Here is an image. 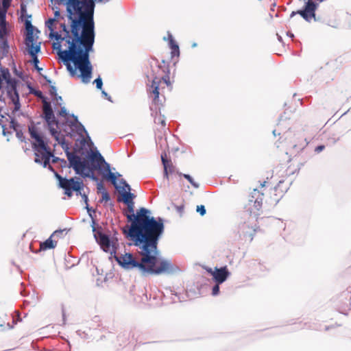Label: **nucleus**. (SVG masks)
Listing matches in <instances>:
<instances>
[{
    "mask_svg": "<svg viewBox=\"0 0 351 351\" xmlns=\"http://www.w3.org/2000/svg\"><path fill=\"white\" fill-rule=\"evenodd\" d=\"M1 128H2V134L4 136H6L7 135L12 134L11 132H9V131L7 130L6 125L5 124H1Z\"/></svg>",
    "mask_w": 351,
    "mask_h": 351,
    "instance_id": "45",
    "label": "nucleus"
},
{
    "mask_svg": "<svg viewBox=\"0 0 351 351\" xmlns=\"http://www.w3.org/2000/svg\"><path fill=\"white\" fill-rule=\"evenodd\" d=\"M5 114H7L10 119V128H12L14 132L17 130H19L21 129V125L19 123V122L16 120V119L14 117V116L12 115H10L8 112H6Z\"/></svg>",
    "mask_w": 351,
    "mask_h": 351,
    "instance_id": "29",
    "label": "nucleus"
},
{
    "mask_svg": "<svg viewBox=\"0 0 351 351\" xmlns=\"http://www.w3.org/2000/svg\"><path fill=\"white\" fill-rule=\"evenodd\" d=\"M94 238L100 248L105 252L110 254V258L113 256L117 264L123 269L128 271H135L141 276H158L161 274L173 275L180 271L178 266L172 263L170 260H159L158 255L152 252L150 260H145V256L138 249L136 254L125 252L121 256L117 255L119 247L118 232L114 231L113 236L105 233L101 226H97L95 229H92Z\"/></svg>",
    "mask_w": 351,
    "mask_h": 351,
    "instance_id": "3",
    "label": "nucleus"
},
{
    "mask_svg": "<svg viewBox=\"0 0 351 351\" xmlns=\"http://www.w3.org/2000/svg\"><path fill=\"white\" fill-rule=\"evenodd\" d=\"M227 266H223L220 268L215 267L213 273V280L216 284L223 283L230 276Z\"/></svg>",
    "mask_w": 351,
    "mask_h": 351,
    "instance_id": "14",
    "label": "nucleus"
},
{
    "mask_svg": "<svg viewBox=\"0 0 351 351\" xmlns=\"http://www.w3.org/2000/svg\"><path fill=\"white\" fill-rule=\"evenodd\" d=\"M136 195L132 193H125V196L118 197L119 202L124 203L129 213H124L129 224L121 228L125 238L141 250L145 260H150L151 253L154 252L159 255L158 244L165 231L164 219L152 216L149 209L141 207L134 213Z\"/></svg>",
    "mask_w": 351,
    "mask_h": 351,
    "instance_id": "2",
    "label": "nucleus"
},
{
    "mask_svg": "<svg viewBox=\"0 0 351 351\" xmlns=\"http://www.w3.org/2000/svg\"><path fill=\"white\" fill-rule=\"evenodd\" d=\"M61 27L62 29V31L64 32V36H69L70 35V31H69L66 28V26L64 23L61 24Z\"/></svg>",
    "mask_w": 351,
    "mask_h": 351,
    "instance_id": "47",
    "label": "nucleus"
},
{
    "mask_svg": "<svg viewBox=\"0 0 351 351\" xmlns=\"http://www.w3.org/2000/svg\"><path fill=\"white\" fill-rule=\"evenodd\" d=\"M81 179L77 177L66 178H64L62 182L58 183V186L64 190V194L69 197H72L77 184Z\"/></svg>",
    "mask_w": 351,
    "mask_h": 351,
    "instance_id": "12",
    "label": "nucleus"
},
{
    "mask_svg": "<svg viewBox=\"0 0 351 351\" xmlns=\"http://www.w3.org/2000/svg\"><path fill=\"white\" fill-rule=\"evenodd\" d=\"M48 82H49V88H55L53 84H51V81L49 80Z\"/></svg>",
    "mask_w": 351,
    "mask_h": 351,
    "instance_id": "63",
    "label": "nucleus"
},
{
    "mask_svg": "<svg viewBox=\"0 0 351 351\" xmlns=\"http://www.w3.org/2000/svg\"><path fill=\"white\" fill-rule=\"evenodd\" d=\"M86 166L80 176L84 178H90L95 182L98 181V178L95 174V171H97L104 176L106 177L107 180L111 182L114 186L117 184V178L121 176L118 172H111L110 164L105 160L104 158L98 150H96L94 156H89L88 162Z\"/></svg>",
    "mask_w": 351,
    "mask_h": 351,
    "instance_id": "4",
    "label": "nucleus"
},
{
    "mask_svg": "<svg viewBox=\"0 0 351 351\" xmlns=\"http://www.w3.org/2000/svg\"><path fill=\"white\" fill-rule=\"evenodd\" d=\"M0 116L1 117V119H0V125L1 126V124H5L3 121V119L5 118L4 115L3 114H0Z\"/></svg>",
    "mask_w": 351,
    "mask_h": 351,
    "instance_id": "59",
    "label": "nucleus"
},
{
    "mask_svg": "<svg viewBox=\"0 0 351 351\" xmlns=\"http://www.w3.org/2000/svg\"><path fill=\"white\" fill-rule=\"evenodd\" d=\"M59 145L61 146L62 149L64 151L66 156L67 158V160L70 162V167H72V169L74 170L75 173L77 175H82L83 170H85V167H87L86 165L88 162L89 156H93L92 154H88L86 158H82V156L77 154V152L79 150V146L77 143H75L73 149L75 151L74 153L70 152V144L64 139L61 140V143L59 142Z\"/></svg>",
    "mask_w": 351,
    "mask_h": 351,
    "instance_id": "7",
    "label": "nucleus"
},
{
    "mask_svg": "<svg viewBox=\"0 0 351 351\" xmlns=\"http://www.w3.org/2000/svg\"><path fill=\"white\" fill-rule=\"evenodd\" d=\"M7 93L8 97L10 99L12 103L14 104V108L12 110V114L19 111L21 108V104L19 101V93L18 89H5Z\"/></svg>",
    "mask_w": 351,
    "mask_h": 351,
    "instance_id": "16",
    "label": "nucleus"
},
{
    "mask_svg": "<svg viewBox=\"0 0 351 351\" xmlns=\"http://www.w3.org/2000/svg\"><path fill=\"white\" fill-rule=\"evenodd\" d=\"M29 93L37 97L43 104L44 106L51 104L49 98L45 96L40 89H28Z\"/></svg>",
    "mask_w": 351,
    "mask_h": 351,
    "instance_id": "24",
    "label": "nucleus"
},
{
    "mask_svg": "<svg viewBox=\"0 0 351 351\" xmlns=\"http://www.w3.org/2000/svg\"><path fill=\"white\" fill-rule=\"evenodd\" d=\"M78 336H80L82 339H90V337L93 336V334H89L86 331H82L81 330H78L76 331Z\"/></svg>",
    "mask_w": 351,
    "mask_h": 351,
    "instance_id": "32",
    "label": "nucleus"
},
{
    "mask_svg": "<svg viewBox=\"0 0 351 351\" xmlns=\"http://www.w3.org/2000/svg\"><path fill=\"white\" fill-rule=\"evenodd\" d=\"M64 230H58L53 232V234L51 235L52 237H56L58 238H61L63 236Z\"/></svg>",
    "mask_w": 351,
    "mask_h": 351,
    "instance_id": "40",
    "label": "nucleus"
},
{
    "mask_svg": "<svg viewBox=\"0 0 351 351\" xmlns=\"http://www.w3.org/2000/svg\"><path fill=\"white\" fill-rule=\"evenodd\" d=\"M142 294H143V296L141 298V301L143 302H145L147 301L148 300V297H147V293L142 292Z\"/></svg>",
    "mask_w": 351,
    "mask_h": 351,
    "instance_id": "52",
    "label": "nucleus"
},
{
    "mask_svg": "<svg viewBox=\"0 0 351 351\" xmlns=\"http://www.w3.org/2000/svg\"><path fill=\"white\" fill-rule=\"evenodd\" d=\"M120 184H122L121 186H117L116 184L115 188L119 192V195L118 197H123L125 196V193H131V186L130 185L126 182L125 180L121 179L120 180Z\"/></svg>",
    "mask_w": 351,
    "mask_h": 351,
    "instance_id": "21",
    "label": "nucleus"
},
{
    "mask_svg": "<svg viewBox=\"0 0 351 351\" xmlns=\"http://www.w3.org/2000/svg\"><path fill=\"white\" fill-rule=\"evenodd\" d=\"M8 3H7L6 0H3V5L4 8L7 7L8 5Z\"/></svg>",
    "mask_w": 351,
    "mask_h": 351,
    "instance_id": "60",
    "label": "nucleus"
},
{
    "mask_svg": "<svg viewBox=\"0 0 351 351\" xmlns=\"http://www.w3.org/2000/svg\"><path fill=\"white\" fill-rule=\"evenodd\" d=\"M91 0H67L66 11L70 12V8L80 11V8L84 7L86 9V5L90 3Z\"/></svg>",
    "mask_w": 351,
    "mask_h": 351,
    "instance_id": "19",
    "label": "nucleus"
},
{
    "mask_svg": "<svg viewBox=\"0 0 351 351\" xmlns=\"http://www.w3.org/2000/svg\"><path fill=\"white\" fill-rule=\"evenodd\" d=\"M58 89H49L51 95H56V91Z\"/></svg>",
    "mask_w": 351,
    "mask_h": 351,
    "instance_id": "57",
    "label": "nucleus"
},
{
    "mask_svg": "<svg viewBox=\"0 0 351 351\" xmlns=\"http://www.w3.org/2000/svg\"><path fill=\"white\" fill-rule=\"evenodd\" d=\"M160 89H152V91L148 93L149 97L152 99L149 108L152 112V115L154 113L158 114L160 112L161 108L163 106V103L165 101L164 96L160 97Z\"/></svg>",
    "mask_w": 351,
    "mask_h": 351,
    "instance_id": "11",
    "label": "nucleus"
},
{
    "mask_svg": "<svg viewBox=\"0 0 351 351\" xmlns=\"http://www.w3.org/2000/svg\"><path fill=\"white\" fill-rule=\"evenodd\" d=\"M160 157L164 167V178L169 180V173H172L173 172L174 167L171 163V160L167 158L165 152H162Z\"/></svg>",
    "mask_w": 351,
    "mask_h": 351,
    "instance_id": "18",
    "label": "nucleus"
},
{
    "mask_svg": "<svg viewBox=\"0 0 351 351\" xmlns=\"http://www.w3.org/2000/svg\"><path fill=\"white\" fill-rule=\"evenodd\" d=\"M93 322H95V323H97L99 322H100V318L99 316H95L93 319Z\"/></svg>",
    "mask_w": 351,
    "mask_h": 351,
    "instance_id": "55",
    "label": "nucleus"
},
{
    "mask_svg": "<svg viewBox=\"0 0 351 351\" xmlns=\"http://www.w3.org/2000/svg\"><path fill=\"white\" fill-rule=\"evenodd\" d=\"M16 313V317H13L12 322L14 324H16L17 322L22 321L21 318V313L19 311L15 312Z\"/></svg>",
    "mask_w": 351,
    "mask_h": 351,
    "instance_id": "43",
    "label": "nucleus"
},
{
    "mask_svg": "<svg viewBox=\"0 0 351 351\" xmlns=\"http://www.w3.org/2000/svg\"><path fill=\"white\" fill-rule=\"evenodd\" d=\"M85 208L87 210V213L88 214V216L91 219V227L92 229H95L97 226H99L96 223L94 214L95 213L96 210L93 208L90 207L89 204H87V206H85Z\"/></svg>",
    "mask_w": 351,
    "mask_h": 351,
    "instance_id": "27",
    "label": "nucleus"
},
{
    "mask_svg": "<svg viewBox=\"0 0 351 351\" xmlns=\"http://www.w3.org/2000/svg\"><path fill=\"white\" fill-rule=\"evenodd\" d=\"M179 176H182L185 179H186L191 184L195 189H198L199 187V184L195 182L192 176H191L189 174L186 173H178Z\"/></svg>",
    "mask_w": 351,
    "mask_h": 351,
    "instance_id": "30",
    "label": "nucleus"
},
{
    "mask_svg": "<svg viewBox=\"0 0 351 351\" xmlns=\"http://www.w3.org/2000/svg\"><path fill=\"white\" fill-rule=\"evenodd\" d=\"M289 117H284V115L281 114L279 118H278V125H280V122L284 121V120H287L288 119Z\"/></svg>",
    "mask_w": 351,
    "mask_h": 351,
    "instance_id": "53",
    "label": "nucleus"
},
{
    "mask_svg": "<svg viewBox=\"0 0 351 351\" xmlns=\"http://www.w3.org/2000/svg\"><path fill=\"white\" fill-rule=\"evenodd\" d=\"M49 37L51 38H55L56 42L53 43V49H56L58 51V55L59 56L60 51H64V49H62V47H64V36H62L58 32H55L54 30L51 32L49 34Z\"/></svg>",
    "mask_w": 351,
    "mask_h": 351,
    "instance_id": "17",
    "label": "nucleus"
},
{
    "mask_svg": "<svg viewBox=\"0 0 351 351\" xmlns=\"http://www.w3.org/2000/svg\"><path fill=\"white\" fill-rule=\"evenodd\" d=\"M101 90L102 96L105 99H108L109 101L113 103V101L112 100L111 97L105 91V90L104 89H101Z\"/></svg>",
    "mask_w": 351,
    "mask_h": 351,
    "instance_id": "44",
    "label": "nucleus"
},
{
    "mask_svg": "<svg viewBox=\"0 0 351 351\" xmlns=\"http://www.w3.org/2000/svg\"><path fill=\"white\" fill-rule=\"evenodd\" d=\"M101 194V199L100 200V202H108L110 200V193L108 192V191H104V192H102Z\"/></svg>",
    "mask_w": 351,
    "mask_h": 351,
    "instance_id": "35",
    "label": "nucleus"
},
{
    "mask_svg": "<svg viewBox=\"0 0 351 351\" xmlns=\"http://www.w3.org/2000/svg\"><path fill=\"white\" fill-rule=\"evenodd\" d=\"M54 126H56L55 124H51V125H47V127L49 128V132L51 134V135L52 136H54L55 135L58 134L60 133L59 131H58L55 128Z\"/></svg>",
    "mask_w": 351,
    "mask_h": 351,
    "instance_id": "36",
    "label": "nucleus"
},
{
    "mask_svg": "<svg viewBox=\"0 0 351 351\" xmlns=\"http://www.w3.org/2000/svg\"><path fill=\"white\" fill-rule=\"evenodd\" d=\"M84 184L83 181L81 180H80V182L78 184H77V186H75V188L74 189V192H75L76 195L82 196V195L83 194L82 191L84 190Z\"/></svg>",
    "mask_w": 351,
    "mask_h": 351,
    "instance_id": "31",
    "label": "nucleus"
},
{
    "mask_svg": "<svg viewBox=\"0 0 351 351\" xmlns=\"http://www.w3.org/2000/svg\"><path fill=\"white\" fill-rule=\"evenodd\" d=\"M57 241L52 239V237L50 236L47 239H46L44 242L41 243L40 245V249L38 252L42 250H47L55 248L56 246ZM37 253L38 251L34 252Z\"/></svg>",
    "mask_w": 351,
    "mask_h": 351,
    "instance_id": "23",
    "label": "nucleus"
},
{
    "mask_svg": "<svg viewBox=\"0 0 351 351\" xmlns=\"http://www.w3.org/2000/svg\"><path fill=\"white\" fill-rule=\"evenodd\" d=\"M41 117L45 121L47 125L55 124L58 129H60V122L56 117L51 104L43 106Z\"/></svg>",
    "mask_w": 351,
    "mask_h": 351,
    "instance_id": "13",
    "label": "nucleus"
},
{
    "mask_svg": "<svg viewBox=\"0 0 351 351\" xmlns=\"http://www.w3.org/2000/svg\"><path fill=\"white\" fill-rule=\"evenodd\" d=\"M59 115L65 119L64 122H60V129L65 133V136L73 138L75 135L77 134L79 136L77 141L80 142L82 149L85 148L87 141H88L91 145H93L87 130L84 125L79 121L77 115L71 114L70 117L73 119H69V114L65 107L60 108Z\"/></svg>",
    "mask_w": 351,
    "mask_h": 351,
    "instance_id": "5",
    "label": "nucleus"
},
{
    "mask_svg": "<svg viewBox=\"0 0 351 351\" xmlns=\"http://www.w3.org/2000/svg\"><path fill=\"white\" fill-rule=\"evenodd\" d=\"M254 199H255V198H252V194H251L250 196V198H249V206H250V208H252V206L254 204Z\"/></svg>",
    "mask_w": 351,
    "mask_h": 351,
    "instance_id": "54",
    "label": "nucleus"
},
{
    "mask_svg": "<svg viewBox=\"0 0 351 351\" xmlns=\"http://www.w3.org/2000/svg\"><path fill=\"white\" fill-rule=\"evenodd\" d=\"M338 302L339 303V311L346 314L343 311L349 309L351 306V291L346 290L338 296Z\"/></svg>",
    "mask_w": 351,
    "mask_h": 351,
    "instance_id": "15",
    "label": "nucleus"
},
{
    "mask_svg": "<svg viewBox=\"0 0 351 351\" xmlns=\"http://www.w3.org/2000/svg\"><path fill=\"white\" fill-rule=\"evenodd\" d=\"M258 266H259V267H260V268H259V269H260V270H261V271H263V270H264V268H265V267H264V266H263V265H262L261 264H260V263H258Z\"/></svg>",
    "mask_w": 351,
    "mask_h": 351,
    "instance_id": "62",
    "label": "nucleus"
},
{
    "mask_svg": "<svg viewBox=\"0 0 351 351\" xmlns=\"http://www.w3.org/2000/svg\"><path fill=\"white\" fill-rule=\"evenodd\" d=\"M338 140H339V138H337V139L332 138V143L333 144H335V143H337V141Z\"/></svg>",
    "mask_w": 351,
    "mask_h": 351,
    "instance_id": "64",
    "label": "nucleus"
},
{
    "mask_svg": "<svg viewBox=\"0 0 351 351\" xmlns=\"http://www.w3.org/2000/svg\"><path fill=\"white\" fill-rule=\"evenodd\" d=\"M54 138V139L58 142V143L59 144V142L61 143V140L62 139H64V136H62V137H60V133L55 135L54 136H53Z\"/></svg>",
    "mask_w": 351,
    "mask_h": 351,
    "instance_id": "51",
    "label": "nucleus"
},
{
    "mask_svg": "<svg viewBox=\"0 0 351 351\" xmlns=\"http://www.w3.org/2000/svg\"><path fill=\"white\" fill-rule=\"evenodd\" d=\"M60 167L62 168H66V167H68V168H72V167H70V162L68 161H66L65 159L64 158H61L60 160Z\"/></svg>",
    "mask_w": 351,
    "mask_h": 351,
    "instance_id": "41",
    "label": "nucleus"
},
{
    "mask_svg": "<svg viewBox=\"0 0 351 351\" xmlns=\"http://www.w3.org/2000/svg\"><path fill=\"white\" fill-rule=\"evenodd\" d=\"M154 121L156 124H161L162 127H165V118L164 115H162L160 112H158V114L154 113Z\"/></svg>",
    "mask_w": 351,
    "mask_h": 351,
    "instance_id": "28",
    "label": "nucleus"
},
{
    "mask_svg": "<svg viewBox=\"0 0 351 351\" xmlns=\"http://www.w3.org/2000/svg\"><path fill=\"white\" fill-rule=\"evenodd\" d=\"M94 83H95V84H96V88H101L102 87L103 82H102V80L101 77L97 78L94 81Z\"/></svg>",
    "mask_w": 351,
    "mask_h": 351,
    "instance_id": "46",
    "label": "nucleus"
},
{
    "mask_svg": "<svg viewBox=\"0 0 351 351\" xmlns=\"http://www.w3.org/2000/svg\"><path fill=\"white\" fill-rule=\"evenodd\" d=\"M14 72L16 77H12L8 69L0 67V88H17L21 81H25L21 73H18L16 69Z\"/></svg>",
    "mask_w": 351,
    "mask_h": 351,
    "instance_id": "10",
    "label": "nucleus"
},
{
    "mask_svg": "<svg viewBox=\"0 0 351 351\" xmlns=\"http://www.w3.org/2000/svg\"><path fill=\"white\" fill-rule=\"evenodd\" d=\"M99 327H100V324H98L97 327H95L94 325H92L91 327H90V328H89V332L91 331V328L93 329V330H95L98 329Z\"/></svg>",
    "mask_w": 351,
    "mask_h": 351,
    "instance_id": "56",
    "label": "nucleus"
},
{
    "mask_svg": "<svg viewBox=\"0 0 351 351\" xmlns=\"http://www.w3.org/2000/svg\"><path fill=\"white\" fill-rule=\"evenodd\" d=\"M324 148H325V146L324 145H319L315 147V152L317 153H319V152H322L324 149Z\"/></svg>",
    "mask_w": 351,
    "mask_h": 351,
    "instance_id": "49",
    "label": "nucleus"
},
{
    "mask_svg": "<svg viewBox=\"0 0 351 351\" xmlns=\"http://www.w3.org/2000/svg\"><path fill=\"white\" fill-rule=\"evenodd\" d=\"M169 44L171 49V55L172 58L177 57L178 58L180 56V49L179 46L174 40L171 34L168 35Z\"/></svg>",
    "mask_w": 351,
    "mask_h": 351,
    "instance_id": "22",
    "label": "nucleus"
},
{
    "mask_svg": "<svg viewBox=\"0 0 351 351\" xmlns=\"http://www.w3.org/2000/svg\"><path fill=\"white\" fill-rule=\"evenodd\" d=\"M196 211L201 216H204L206 213V208L204 205H198L196 207Z\"/></svg>",
    "mask_w": 351,
    "mask_h": 351,
    "instance_id": "34",
    "label": "nucleus"
},
{
    "mask_svg": "<svg viewBox=\"0 0 351 351\" xmlns=\"http://www.w3.org/2000/svg\"><path fill=\"white\" fill-rule=\"evenodd\" d=\"M6 34L5 13L0 10V38L3 40Z\"/></svg>",
    "mask_w": 351,
    "mask_h": 351,
    "instance_id": "26",
    "label": "nucleus"
},
{
    "mask_svg": "<svg viewBox=\"0 0 351 351\" xmlns=\"http://www.w3.org/2000/svg\"><path fill=\"white\" fill-rule=\"evenodd\" d=\"M86 5L85 11L70 8L69 19L71 20L69 36H64V50L59 52V58L66 66L71 76L80 72L79 77L84 83L90 81L93 66L89 53L93 51L95 32L93 21L94 1Z\"/></svg>",
    "mask_w": 351,
    "mask_h": 351,
    "instance_id": "1",
    "label": "nucleus"
},
{
    "mask_svg": "<svg viewBox=\"0 0 351 351\" xmlns=\"http://www.w3.org/2000/svg\"><path fill=\"white\" fill-rule=\"evenodd\" d=\"M81 197L83 199L84 203L86 204V206H87V204H88V195L86 194L85 192H84Z\"/></svg>",
    "mask_w": 351,
    "mask_h": 351,
    "instance_id": "50",
    "label": "nucleus"
},
{
    "mask_svg": "<svg viewBox=\"0 0 351 351\" xmlns=\"http://www.w3.org/2000/svg\"><path fill=\"white\" fill-rule=\"evenodd\" d=\"M4 91H2V93L0 95V101L5 102V97H3Z\"/></svg>",
    "mask_w": 351,
    "mask_h": 351,
    "instance_id": "58",
    "label": "nucleus"
},
{
    "mask_svg": "<svg viewBox=\"0 0 351 351\" xmlns=\"http://www.w3.org/2000/svg\"><path fill=\"white\" fill-rule=\"evenodd\" d=\"M39 124L40 122L36 123L32 120L28 126L30 137L34 140L32 143V149L34 151L35 158H40L47 156L48 158V156L51 154V147L49 146V140L43 134L38 132L36 125Z\"/></svg>",
    "mask_w": 351,
    "mask_h": 351,
    "instance_id": "6",
    "label": "nucleus"
},
{
    "mask_svg": "<svg viewBox=\"0 0 351 351\" xmlns=\"http://www.w3.org/2000/svg\"><path fill=\"white\" fill-rule=\"evenodd\" d=\"M51 156H52L51 154H49V156H48V158L47 157L46 158H35L34 162L36 163L42 165L43 167L47 168L50 171H51L53 173L56 170L50 165V160H51Z\"/></svg>",
    "mask_w": 351,
    "mask_h": 351,
    "instance_id": "25",
    "label": "nucleus"
},
{
    "mask_svg": "<svg viewBox=\"0 0 351 351\" xmlns=\"http://www.w3.org/2000/svg\"><path fill=\"white\" fill-rule=\"evenodd\" d=\"M263 193H261L257 189H254L252 193V197L255 198L254 204L252 206L256 210H259L263 204Z\"/></svg>",
    "mask_w": 351,
    "mask_h": 351,
    "instance_id": "20",
    "label": "nucleus"
},
{
    "mask_svg": "<svg viewBox=\"0 0 351 351\" xmlns=\"http://www.w3.org/2000/svg\"><path fill=\"white\" fill-rule=\"evenodd\" d=\"M26 35L25 44L28 53L32 58L36 67L39 62L37 53L40 51V43L37 42L38 37L34 35V27L29 21H25Z\"/></svg>",
    "mask_w": 351,
    "mask_h": 351,
    "instance_id": "8",
    "label": "nucleus"
},
{
    "mask_svg": "<svg viewBox=\"0 0 351 351\" xmlns=\"http://www.w3.org/2000/svg\"><path fill=\"white\" fill-rule=\"evenodd\" d=\"M53 173L54 175V177L58 180V183L62 182V180L64 178L62 177L56 171L53 172Z\"/></svg>",
    "mask_w": 351,
    "mask_h": 351,
    "instance_id": "48",
    "label": "nucleus"
},
{
    "mask_svg": "<svg viewBox=\"0 0 351 351\" xmlns=\"http://www.w3.org/2000/svg\"><path fill=\"white\" fill-rule=\"evenodd\" d=\"M208 272L210 273L211 274V276H213V273L214 271V270H213L211 268H209L207 269Z\"/></svg>",
    "mask_w": 351,
    "mask_h": 351,
    "instance_id": "61",
    "label": "nucleus"
},
{
    "mask_svg": "<svg viewBox=\"0 0 351 351\" xmlns=\"http://www.w3.org/2000/svg\"><path fill=\"white\" fill-rule=\"evenodd\" d=\"M162 65L158 67L157 75L152 77L151 88H165L169 87L173 84V76H171L168 66H166L165 60L162 62Z\"/></svg>",
    "mask_w": 351,
    "mask_h": 351,
    "instance_id": "9",
    "label": "nucleus"
},
{
    "mask_svg": "<svg viewBox=\"0 0 351 351\" xmlns=\"http://www.w3.org/2000/svg\"><path fill=\"white\" fill-rule=\"evenodd\" d=\"M97 182V189L98 193H102V192H104V191H107L106 189V188L104 187V186L103 185L101 182H99V180H98Z\"/></svg>",
    "mask_w": 351,
    "mask_h": 351,
    "instance_id": "42",
    "label": "nucleus"
},
{
    "mask_svg": "<svg viewBox=\"0 0 351 351\" xmlns=\"http://www.w3.org/2000/svg\"><path fill=\"white\" fill-rule=\"evenodd\" d=\"M55 21V19H49L46 21V27L50 30V32H53L54 30L53 25Z\"/></svg>",
    "mask_w": 351,
    "mask_h": 351,
    "instance_id": "37",
    "label": "nucleus"
},
{
    "mask_svg": "<svg viewBox=\"0 0 351 351\" xmlns=\"http://www.w3.org/2000/svg\"><path fill=\"white\" fill-rule=\"evenodd\" d=\"M16 136L21 141L26 143V137L24 136L23 132L21 129L17 130L15 131Z\"/></svg>",
    "mask_w": 351,
    "mask_h": 351,
    "instance_id": "33",
    "label": "nucleus"
},
{
    "mask_svg": "<svg viewBox=\"0 0 351 351\" xmlns=\"http://www.w3.org/2000/svg\"><path fill=\"white\" fill-rule=\"evenodd\" d=\"M221 284H216L212 288V295L213 296H217L219 295V291H220V288H219V285Z\"/></svg>",
    "mask_w": 351,
    "mask_h": 351,
    "instance_id": "38",
    "label": "nucleus"
},
{
    "mask_svg": "<svg viewBox=\"0 0 351 351\" xmlns=\"http://www.w3.org/2000/svg\"><path fill=\"white\" fill-rule=\"evenodd\" d=\"M50 154L52 155L51 157L50 162L56 164L58 162H60L61 158L58 156H55L53 152L51 150V149H50Z\"/></svg>",
    "mask_w": 351,
    "mask_h": 351,
    "instance_id": "39",
    "label": "nucleus"
}]
</instances>
